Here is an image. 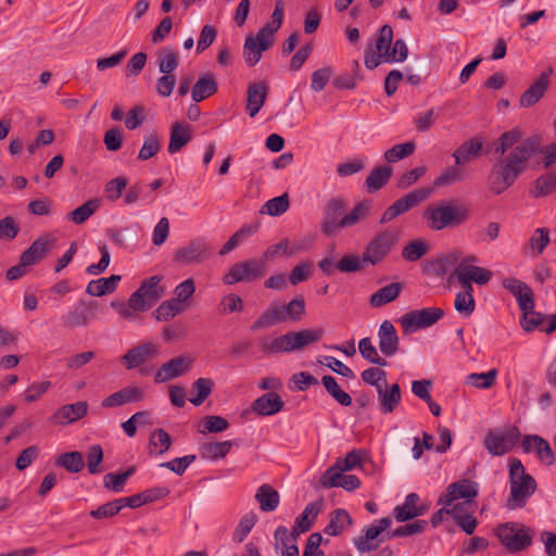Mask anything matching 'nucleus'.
Segmentation results:
<instances>
[{
	"label": "nucleus",
	"instance_id": "obj_1",
	"mask_svg": "<svg viewBox=\"0 0 556 556\" xmlns=\"http://www.w3.org/2000/svg\"><path fill=\"white\" fill-rule=\"evenodd\" d=\"M520 138V131L515 128L503 132L494 142V153L501 156L494 162L489 173L488 185L495 194H502L515 184L533 155L544 153L545 167L556 163V142L542 147L538 135L522 141Z\"/></svg>",
	"mask_w": 556,
	"mask_h": 556
},
{
	"label": "nucleus",
	"instance_id": "obj_2",
	"mask_svg": "<svg viewBox=\"0 0 556 556\" xmlns=\"http://www.w3.org/2000/svg\"><path fill=\"white\" fill-rule=\"evenodd\" d=\"M535 479L526 471L525 466L518 458L509 459V496L506 501V508L515 510L523 508L528 500L536 491Z\"/></svg>",
	"mask_w": 556,
	"mask_h": 556
},
{
	"label": "nucleus",
	"instance_id": "obj_3",
	"mask_svg": "<svg viewBox=\"0 0 556 556\" xmlns=\"http://www.w3.org/2000/svg\"><path fill=\"white\" fill-rule=\"evenodd\" d=\"M323 336V329H304L298 332L289 331L271 340L263 338L260 340L258 346L266 355L290 353L320 341Z\"/></svg>",
	"mask_w": 556,
	"mask_h": 556
},
{
	"label": "nucleus",
	"instance_id": "obj_4",
	"mask_svg": "<svg viewBox=\"0 0 556 556\" xmlns=\"http://www.w3.org/2000/svg\"><path fill=\"white\" fill-rule=\"evenodd\" d=\"M470 212L465 205L440 202L429 205L424 212V218L431 230L440 231L445 228H456L469 219Z\"/></svg>",
	"mask_w": 556,
	"mask_h": 556
},
{
	"label": "nucleus",
	"instance_id": "obj_5",
	"mask_svg": "<svg viewBox=\"0 0 556 556\" xmlns=\"http://www.w3.org/2000/svg\"><path fill=\"white\" fill-rule=\"evenodd\" d=\"M478 495V483L468 479H462L451 483L445 493H443L439 501V505H443L441 509L434 513L431 517V523L434 528L440 526L444 519V515H454V510L458 509V504L448 508L454 501L465 498L467 501L473 500Z\"/></svg>",
	"mask_w": 556,
	"mask_h": 556
},
{
	"label": "nucleus",
	"instance_id": "obj_6",
	"mask_svg": "<svg viewBox=\"0 0 556 556\" xmlns=\"http://www.w3.org/2000/svg\"><path fill=\"white\" fill-rule=\"evenodd\" d=\"M502 545L510 553L527 549L532 544L533 531L519 522H507L497 529Z\"/></svg>",
	"mask_w": 556,
	"mask_h": 556
},
{
	"label": "nucleus",
	"instance_id": "obj_7",
	"mask_svg": "<svg viewBox=\"0 0 556 556\" xmlns=\"http://www.w3.org/2000/svg\"><path fill=\"white\" fill-rule=\"evenodd\" d=\"M521 437L516 426L489 430L484 438V447L492 456H503L517 445Z\"/></svg>",
	"mask_w": 556,
	"mask_h": 556
},
{
	"label": "nucleus",
	"instance_id": "obj_8",
	"mask_svg": "<svg viewBox=\"0 0 556 556\" xmlns=\"http://www.w3.org/2000/svg\"><path fill=\"white\" fill-rule=\"evenodd\" d=\"M161 280L162 276L155 275L141 281L139 288L129 296L130 307L140 312L150 309L164 295Z\"/></svg>",
	"mask_w": 556,
	"mask_h": 556
},
{
	"label": "nucleus",
	"instance_id": "obj_9",
	"mask_svg": "<svg viewBox=\"0 0 556 556\" xmlns=\"http://www.w3.org/2000/svg\"><path fill=\"white\" fill-rule=\"evenodd\" d=\"M399 240L394 230L386 229L378 232L366 245L363 262L375 266L380 264L393 250Z\"/></svg>",
	"mask_w": 556,
	"mask_h": 556
},
{
	"label": "nucleus",
	"instance_id": "obj_10",
	"mask_svg": "<svg viewBox=\"0 0 556 556\" xmlns=\"http://www.w3.org/2000/svg\"><path fill=\"white\" fill-rule=\"evenodd\" d=\"M432 191V188L427 187L415 189L408 192L404 197L396 200L383 212L380 218V224H387L396 218L397 216L406 213L410 208L417 206L418 204L427 200L431 195Z\"/></svg>",
	"mask_w": 556,
	"mask_h": 556
},
{
	"label": "nucleus",
	"instance_id": "obj_11",
	"mask_svg": "<svg viewBox=\"0 0 556 556\" xmlns=\"http://www.w3.org/2000/svg\"><path fill=\"white\" fill-rule=\"evenodd\" d=\"M444 316V311L439 307H426L414 309L400 319L405 333H412L419 329L428 328L434 325Z\"/></svg>",
	"mask_w": 556,
	"mask_h": 556
},
{
	"label": "nucleus",
	"instance_id": "obj_12",
	"mask_svg": "<svg viewBox=\"0 0 556 556\" xmlns=\"http://www.w3.org/2000/svg\"><path fill=\"white\" fill-rule=\"evenodd\" d=\"M468 261H476L475 256L467 257L465 261H463L454 271H452V275L450 279L453 277H456L458 282L462 285L464 289L473 290L471 282L475 281L478 285H485L490 281L492 278V271L479 267L467 264Z\"/></svg>",
	"mask_w": 556,
	"mask_h": 556
},
{
	"label": "nucleus",
	"instance_id": "obj_13",
	"mask_svg": "<svg viewBox=\"0 0 556 556\" xmlns=\"http://www.w3.org/2000/svg\"><path fill=\"white\" fill-rule=\"evenodd\" d=\"M270 33L268 28H261L255 36H247L242 54L248 66L256 65L263 52L271 47L274 39Z\"/></svg>",
	"mask_w": 556,
	"mask_h": 556
},
{
	"label": "nucleus",
	"instance_id": "obj_14",
	"mask_svg": "<svg viewBox=\"0 0 556 556\" xmlns=\"http://www.w3.org/2000/svg\"><path fill=\"white\" fill-rule=\"evenodd\" d=\"M265 276V267L255 260H249L233 264L225 275L223 281L225 285H233L241 281L250 282Z\"/></svg>",
	"mask_w": 556,
	"mask_h": 556
},
{
	"label": "nucleus",
	"instance_id": "obj_15",
	"mask_svg": "<svg viewBox=\"0 0 556 556\" xmlns=\"http://www.w3.org/2000/svg\"><path fill=\"white\" fill-rule=\"evenodd\" d=\"M346 206L348 203L342 198H333L326 203L320 224V230L326 237H333L342 229L340 218Z\"/></svg>",
	"mask_w": 556,
	"mask_h": 556
},
{
	"label": "nucleus",
	"instance_id": "obj_16",
	"mask_svg": "<svg viewBox=\"0 0 556 556\" xmlns=\"http://www.w3.org/2000/svg\"><path fill=\"white\" fill-rule=\"evenodd\" d=\"M99 311V303L96 301L79 300L68 314L62 317L64 327H86L94 318Z\"/></svg>",
	"mask_w": 556,
	"mask_h": 556
},
{
	"label": "nucleus",
	"instance_id": "obj_17",
	"mask_svg": "<svg viewBox=\"0 0 556 556\" xmlns=\"http://www.w3.org/2000/svg\"><path fill=\"white\" fill-rule=\"evenodd\" d=\"M55 239L50 233H45L31 242L22 253L20 260L23 265L33 266L43 260L54 248Z\"/></svg>",
	"mask_w": 556,
	"mask_h": 556
},
{
	"label": "nucleus",
	"instance_id": "obj_18",
	"mask_svg": "<svg viewBox=\"0 0 556 556\" xmlns=\"http://www.w3.org/2000/svg\"><path fill=\"white\" fill-rule=\"evenodd\" d=\"M159 353L160 351L156 344L152 342H146L128 350L122 356L121 362L126 369L131 370L139 368L149 359L156 357Z\"/></svg>",
	"mask_w": 556,
	"mask_h": 556
},
{
	"label": "nucleus",
	"instance_id": "obj_19",
	"mask_svg": "<svg viewBox=\"0 0 556 556\" xmlns=\"http://www.w3.org/2000/svg\"><path fill=\"white\" fill-rule=\"evenodd\" d=\"M192 365V359L187 355H179L164 363L156 371V383L167 382L187 374Z\"/></svg>",
	"mask_w": 556,
	"mask_h": 556
},
{
	"label": "nucleus",
	"instance_id": "obj_20",
	"mask_svg": "<svg viewBox=\"0 0 556 556\" xmlns=\"http://www.w3.org/2000/svg\"><path fill=\"white\" fill-rule=\"evenodd\" d=\"M553 74V68L549 66L541 73L538 79L520 96L519 105L521 108H531L536 104L545 94L549 86V77Z\"/></svg>",
	"mask_w": 556,
	"mask_h": 556
},
{
	"label": "nucleus",
	"instance_id": "obj_21",
	"mask_svg": "<svg viewBox=\"0 0 556 556\" xmlns=\"http://www.w3.org/2000/svg\"><path fill=\"white\" fill-rule=\"evenodd\" d=\"M88 413V403L78 401L73 404L61 406L51 417L54 425L66 426L84 418Z\"/></svg>",
	"mask_w": 556,
	"mask_h": 556
},
{
	"label": "nucleus",
	"instance_id": "obj_22",
	"mask_svg": "<svg viewBox=\"0 0 556 556\" xmlns=\"http://www.w3.org/2000/svg\"><path fill=\"white\" fill-rule=\"evenodd\" d=\"M503 287L516 298L520 309L534 308V295L531 288L526 282L509 277L503 280Z\"/></svg>",
	"mask_w": 556,
	"mask_h": 556
},
{
	"label": "nucleus",
	"instance_id": "obj_23",
	"mask_svg": "<svg viewBox=\"0 0 556 556\" xmlns=\"http://www.w3.org/2000/svg\"><path fill=\"white\" fill-rule=\"evenodd\" d=\"M420 497L417 493H409L406 495L404 503L393 509V516L399 522H405L416 517L422 516L428 506L425 504L419 505Z\"/></svg>",
	"mask_w": 556,
	"mask_h": 556
},
{
	"label": "nucleus",
	"instance_id": "obj_24",
	"mask_svg": "<svg viewBox=\"0 0 556 556\" xmlns=\"http://www.w3.org/2000/svg\"><path fill=\"white\" fill-rule=\"evenodd\" d=\"M379 350L384 356H394L400 350V338L390 320L381 323L378 329Z\"/></svg>",
	"mask_w": 556,
	"mask_h": 556
},
{
	"label": "nucleus",
	"instance_id": "obj_25",
	"mask_svg": "<svg viewBox=\"0 0 556 556\" xmlns=\"http://www.w3.org/2000/svg\"><path fill=\"white\" fill-rule=\"evenodd\" d=\"M207 250L208 248L204 240L194 239L175 252L174 261L179 264L201 263Z\"/></svg>",
	"mask_w": 556,
	"mask_h": 556
},
{
	"label": "nucleus",
	"instance_id": "obj_26",
	"mask_svg": "<svg viewBox=\"0 0 556 556\" xmlns=\"http://www.w3.org/2000/svg\"><path fill=\"white\" fill-rule=\"evenodd\" d=\"M144 391L142 388L134 386L121 389L117 392L106 396L101 405L104 408L123 406L129 403H136L143 399Z\"/></svg>",
	"mask_w": 556,
	"mask_h": 556
},
{
	"label": "nucleus",
	"instance_id": "obj_27",
	"mask_svg": "<svg viewBox=\"0 0 556 556\" xmlns=\"http://www.w3.org/2000/svg\"><path fill=\"white\" fill-rule=\"evenodd\" d=\"M268 94V86L265 81L251 83L247 91L245 110L251 117H254L263 108Z\"/></svg>",
	"mask_w": 556,
	"mask_h": 556
},
{
	"label": "nucleus",
	"instance_id": "obj_28",
	"mask_svg": "<svg viewBox=\"0 0 556 556\" xmlns=\"http://www.w3.org/2000/svg\"><path fill=\"white\" fill-rule=\"evenodd\" d=\"M285 406L281 396L276 392H267L252 403V410L260 416H273Z\"/></svg>",
	"mask_w": 556,
	"mask_h": 556
},
{
	"label": "nucleus",
	"instance_id": "obj_29",
	"mask_svg": "<svg viewBox=\"0 0 556 556\" xmlns=\"http://www.w3.org/2000/svg\"><path fill=\"white\" fill-rule=\"evenodd\" d=\"M483 141L480 138H471L463 142L454 152L453 157L457 166H463L481 155Z\"/></svg>",
	"mask_w": 556,
	"mask_h": 556
},
{
	"label": "nucleus",
	"instance_id": "obj_30",
	"mask_svg": "<svg viewBox=\"0 0 556 556\" xmlns=\"http://www.w3.org/2000/svg\"><path fill=\"white\" fill-rule=\"evenodd\" d=\"M192 139L191 126L175 122L170 126V136L167 151L170 154L178 152Z\"/></svg>",
	"mask_w": 556,
	"mask_h": 556
},
{
	"label": "nucleus",
	"instance_id": "obj_31",
	"mask_svg": "<svg viewBox=\"0 0 556 556\" xmlns=\"http://www.w3.org/2000/svg\"><path fill=\"white\" fill-rule=\"evenodd\" d=\"M217 90L218 84L214 75L208 72L203 74L193 85L191 97L195 103H199L216 93Z\"/></svg>",
	"mask_w": 556,
	"mask_h": 556
},
{
	"label": "nucleus",
	"instance_id": "obj_32",
	"mask_svg": "<svg viewBox=\"0 0 556 556\" xmlns=\"http://www.w3.org/2000/svg\"><path fill=\"white\" fill-rule=\"evenodd\" d=\"M285 315L281 304L271 303L252 324V330L266 329L277 324H283Z\"/></svg>",
	"mask_w": 556,
	"mask_h": 556
},
{
	"label": "nucleus",
	"instance_id": "obj_33",
	"mask_svg": "<svg viewBox=\"0 0 556 556\" xmlns=\"http://www.w3.org/2000/svg\"><path fill=\"white\" fill-rule=\"evenodd\" d=\"M377 392L380 403V410L383 414H390L394 412L402 399L400 386L395 383L386 390L383 389V386H377Z\"/></svg>",
	"mask_w": 556,
	"mask_h": 556
},
{
	"label": "nucleus",
	"instance_id": "obj_34",
	"mask_svg": "<svg viewBox=\"0 0 556 556\" xmlns=\"http://www.w3.org/2000/svg\"><path fill=\"white\" fill-rule=\"evenodd\" d=\"M121 279L122 276L112 275L108 278L91 280L87 285L86 293L91 296H103L105 294H111L116 290Z\"/></svg>",
	"mask_w": 556,
	"mask_h": 556
},
{
	"label": "nucleus",
	"instance_id": "obj_35",
	"mask_svg": "<svg viewBox=\"0 0 556 556\" xmlns=\"http://www.w3.org/2000/svg\"><path fill=\"white\" fill-rule=\"evenodd\" d=\"M155 56L159 71L162 74H173L178 67L179 54L174 48L162 47L156 51Z\"/></svg>",
	"mask_w": 556,
	"mask_h": 556
},
{
	"label": "nucleus",
	"instance_id": "obj_36",
	"mask_svg": "<svg viewBox=\"0 0 556 556\" xmlns=\"http://www.w3.org/2000/svg\"><path fill=\"white\" fill-rule=\"evenodd\" d=\"M401 282H392L371 294L369 299V303L374 307L383 306L392 301H394L402 291Z\"/></svg>",
	"mask_w": 556,
	"mask_h": 556
},
{
	"label": "nucleus",
	"instance_id": "obj_37",
	"mask_svg": "<svg viewBox=\"0 0 556 556\" xmlns=\"http://www.w3.org/2000/svg\"><path fill=\"white\" fill-rule=\"evenodd\" d=\"M255 500L263 511H273L278 507L280 496L271 485L265 483L257 489Z\"/></svg>",
	"mask_w": 556,
	"mask_h": 556
},
{
	"label": "nucleus",
	"instance_id": "obj_38",
	"mask_svg": "<svg viewBox=\"0 0 556 556\" xmlns=\"http://www.w3.org/2000/svg\"><path fill=\"white\" fill-rule=\"evenodd\" d=\"M458 261L459 252H451L445 256L437 258L429 263L428 271L438 277H443L451 273L452 270H455Z\"/></svg>",
	"mask_w": 556,
	"mask_h": 556
},
{
	"label": "nucleus",
	"instance_id": "obj_39",
	"mask_svg": "<svg viewBox=\"0 0 556 556\" xmlns=\"http://www.w3.org/2000/svg\"><path fill=\"white\" fill-rule=\"evenodd\" d=\"M352 522V517L345 509L337 508L330 514L329 523L324 529V532L328 535L337 536Z\"/></svg>",
	"mask_w": 556,
	"mask_h": 556
},
{
	"label": "nucleus",
	"instance_id": "obj_40",
	"mask_svg": "<svg viewBox=\"0 0 556 556\" xmlns=\"http://www.w3.org/2000/svg\"><path fill=\"white\" fill-rule=\"evenodd\" d=\"M392 168L388 165L375 167L365 180V187L368 192L380 190L391 178Z\"/></svg>",
	"mask_w": 556,
	"mask_h": 556
},
{
	"label": "nucleus",
	"instance_id": "obj_41",
	"mask_svg": "<svg viewBox=\"0 0 556 556\" xmlns=\"http://www.w3.org/2000/svg\"><path fill=\"white\" fill-rule=\"evenodd\" d=\"M321 501L309 503L302 514L295 519L298 530L307 532L311 530L316 517L321 509Z\"/></svg>",
	"mask_w": 556,
	"mask_h": 556
},
{
	"label": "nucleus",
	"instance_id": "obj_42",
	"mask_svg": "<svg viewBox=\"0 0 556 556\" xmlns=\"http://www.w3.org/2000/svg\"><path fill=\"white\" fill-rule=\"evenodd\" d=\"M55 464L71 473L80 472L85 467L83 454L78 451L61 454L55 459Z\"/></svg>",
	"mask_w": 556,
	"mask_h": 556
},
{
	"label": "nucleus",
	"instance_id": "obj_43",
	"mask_svg": "<svg viewBox=\"0 0 556 556\" xmlns=\"http://www.w3.org/2000/svg\"><path fill=\"white\" fill-rule=\"evenodd\" d=\"M232 445V441L229 440L223 442L206 443L201 447V456L202 458L211 460L224 458L230 452Z\"/></svg>",
	"mask_w": 556,
	"mask_h": 556
},
{
	"label": "nucleus",
	"instance_id": "obj_44",
	"mask_svg": "<svg viewBox=\"0 0 556 556\" xmlns=\"http://www.w3.org/2000/svg\"><path fill=\"white\" fill-rule=\"evenodd\" d=\"M381 532L374 525L368 527L364 534L354 539V544L359 553H369L379 547V543L372 542Z\"/></svg>",
	"mask_w": 556,
	"mask_h": 556
},
{
	"label": "nucleus",
	"instance_id": "obj_45",
	"mask_svg": "<svg viewBox=\"0 0 556 556\" xmlns=\"http://www.w3.org/2000/svg\"><path fill=\"white\" fill-rule=\"evenodd\" d=\"M369 201H362L357 203L349 214H345L340 218V225L342 229L352 227L359 220L365 219L369 215Z\"/></svg>",
	"mask_w": 556,
	"mask_h": 556
},
{
	"label": "nucleus",
	"instance_id": "obj_46",
	"mask_svg": "<svg viewBox=\"0 0 556 556\" xmlns=\"http://www.w3.org/2000/svg\"><path fill=\"white\" fill-rule=\"evenodd\" d=\"M99 206L100 202L98 199H90L83 205L70 212L67 218L76 225H81L97 212Z\"/></svg>",
	"mask_w": 556,
	"mask_h": 556
},
{
	"label": "nucleus",
	"instance_id": "obj_47",
	"mask_svg": "<svg viewBox=\"0 0 556 556\" xmlns=\"http://www.w3.org/2000/svg\"><path fill=\"white\" fill-rule=\"evenodd\" d=\"M213 389L214 381L211 378H199L192 383V393H195V396L190 397L189 401L200 406L211 395Z\"/></svg>",
	"mask_w": 556,
	"mask_h": 556
},
{
	"label": "nucleus",
	"instance_id": "obj_48",
	"mask_svg": "<svg viewBox=\"0 0 556 556\" xmlns=\"http://www.w3.org/2000/svg\"><path fill=\"white\" fill-rule=\"evenodd\" d=\"M556 191V172L540 176L531 190L534 198L546 197Z\"/></svg>",
	"mask_w": 556,
	"mask_h": 556
},
{
	"label": "nucleus",
	"instance_id": "obj_49",
	"mask_svg": "<svg viewBox=\"0 0 556 556\" xmlns=\"http://www.w3.org/2000/svg\"><path fill=\"white\" fill-rule=\"evenodd\" d=\"M286 323L300 321L305 314V301L302 295L292 299L288 304H281Z\"/></svg>",
	"mask_w": 556,
	"mask_h": 556
},
{
	"label": "nucleus",
	"instance_id": "obj_50",
	"mask_svg": "<svg viewBox=\"0 0 556 556\" xmlns=\"http://www.w3.org/2000/svg\"><path fill=\"white\" fill-rule=\"evenodd\" d=\"M321 382L326 391L342 406H350L352 399L349 393L343 391L332 376H324Z\"/></svg>",
	"mask_w": 556,
	"mask_h": 556
},
{
	"label": "nucleus",
	"instance_id": "obj_51",
	"mask_svg": "<svg viewBox=\"0 0 556 556\" xmlns=\"http://www.w3.org/2000/svg\"><path fill=\"white\" fill-rule=\"evenodd\" d=\"M185 311V306L178 301L167 300L164 301L159 307L153 312V316L157 321H167L178 314Z\"/></svg>",
	"mask_w": 556,
	"mask_h": 556
},
{
	"label": "nucleus",
	"instance_id": "obj_52",
	"mask_svg": "<svg viewBox=\"0 0 556 556\" xmlns=\"http://www.w3.org/2000/svg\"><path fill=\"white\" fill-rule=\"evenodd\" d=\"M290 199L288 193L268 200L261 208V214L280 216L289 210Z\"/></svg>",
	"mask_w": 556,
	"mask_h": 556
},
{
	"label": "nucleus",
	"instance_id": "obj_53",
	"mask_svg": "<svg viewBox=\"0 0 556 556\" xmlns=\"http://www.w3.org/2000/svg\"><path fill=\"white\" fill-rule=\"evenodd\" d=\"M358 351H359L361 355L366 361H368L369 363H371L374 365H378V366H381V367H384V366L388 365L386 358L381 357L378 354V351H377L376 346L372 344L371 339L368 338V337L367 338H363L358 342Z\"/></svg>",
	"mask_w": 556,
	"mask_h": 556
},
{
	"label": "nucleus",
	"instance_id": "obj_54",
	"mask_svg": "<svg viewBox=\"0 0 556 556\" xmlns=\"http://www.w3.org/2000/svg\"><path fill=\"white\" fill-rule=\"evenodd\" d=\"M472 291L473 290L464 289L463 292H458L455 296L454 307L465 317H469L476 307Z\"/></svg>",
	"mask_w": 556,
	"mask_h": 556
},
{
	"label": "nucleus",
	"instance_id": "obj_55",
	"mask_svg": "<svg viewBox=\"0 0 556 556\" xmlns=\"http://www.w3.org/2000/svg\"><path fill=\"white\" fill-rule=\"evenodd\" d=\"M256 520L257 516L253 511L245 514L235 529L232 540L237 543L243 542L255 526Z\"/></svg>",
	"mask_w": 556,
	"mask_h": 556
},
{
	"label": "nucleus",
	"instance_id": "obj_56",
	"mask_svg": "<svg viewBox=\"0 0 556 556\" xmlns=\"http://www.w3.org/2000/svg\"><path fill=\"white\" fill-rule=\"evenodd\" d=\"M497 376L496 369H491L486 372L470 374L466 377V383L478 389H489L495 383Z\"/></svg>",
	"mask_w": 556,
	"mask_h": 556
},
{
	"label": "nucleus",
	"instance_id": "obj_57",
	"mask_svg": "<svg viewBox=\"0 0 556 556\" xmlns=\"http://www.w3.org/2000/svg\"><path fill=\"white\" fill-rule=\"evenodd\" d=\"M393 40V29L390 25H383L378 33V36L376 38L375 47L372 48L374 51L382 54L384 59L387 58V54L389 50L391 49Z\"/></svg>",
	"mask_w": 556,
	"mask_h": 556
},
{
	"label": "nucleus",
	"instance_id": "obj_58",
	"mask_svg": "<svg viewBox=\"0 0 556 556\" xmlns=\"http://www.w3.org/2000/svg\"><path fill=\"white\" fill-rule=\"evenodd\" d=\"M428 252V244L422 240L408 242L402 250V257L408 262L420 260Z\"/></svg>",
	"mask_w": 556,
	"mask_h": 556
},
{
	"label": "nucleus",
	"instance_id": "obj_59",
	"mask_svg": "<svg viewBox=\"0 0 556 556\" xmlns=\"http://www.w3.org/2000/svg\"><path fill=\"white\" fill-rule=\"evenodd\" d=\"M414 151L415 143L413 141L399 143L384 152V159L389 163H394L412 155Z\"/></svg>",
	"mask_w": 556,
	"mask_h": 556
},
{
	"label": "nucleus",
	"instance_id": "obj_60",
	"mask_svg": "<svg viewBox=\"0 0 556 556\" xmlns=\"http://www.w3.org/2000/svg\"><path fill=\"white\" fill-rule=\"evenodd\" d=\"M465 178V172L463 168L456 166H450L445 168L440 176H438L433 185L435 187L448 186L458 182Z\"/></svg>",
	"mask_w": 556,
	"mask_h": 556
},
{
	"label": "nucleus",
	"instance_id": "obj_61",
	"mask_svg": "<svg viewBox=\"0 0 556 556\" xmlns=\"http://www.w3.org/2000/svg\"><path fill=\"white\" fill-rule=\"evenodd\" d=\"M549 243V231L546 228H536L529 240V247L534 256L543 253Z\"/></svg>",
	"mask_w": 556,
	"mask_h": 556
},
{
	"label": "nucleus",
	"instance_id": "obj_62",
	"mask_svg": "<svg viewBox=\"0 0 556 556\" xmlns=\"http://www.w3.org/2000/svg\"><path fill=\"white\" fill-rule=\"evenodd\" d=\"M161 148V142L157 134L152 132L144 136L143 144L139 151L138 159L141 161H147L154 156Z\"/></svg>",
	"mask_w": 556,
	"mask_h": 556
},
{
	"label": "nucleus",
	"instance_id": "obj_63",
	"mask_svg": "<svg viewBox=\"0 0 556 556\" xmlns=\"http://www.w3.org/2000/svg\"><path fill=\"white\" fill-rule=\"evenodd\" d=\"M522 311V318L520 320V325L523 328L525 331L530 332L534 329H536L540 325H542L545 319H547V315H544L542 313H538L532 309H521Z\"/></svg>",
	"mask_w": 556,
	"mask_h": 556
},
{
	"label": "nucleus",
	"instance_id": "obj_64",
	"mask_svg": "<svg viewBox=\"0 0 556 556\" xmlns=\"http://www.w3.org/2000/svg\"><path fill=\"white\" fill-rule=\"evenodd\" d=\"M368 264L363 262V256L359 257L356 254H349L343 256L337 264L336 268L341 273H355L362 270Z\"/></svg>",
	"mask_w": 556,
	"mask_h": 556
}]
</instances>
